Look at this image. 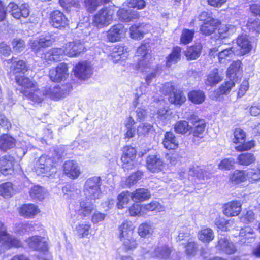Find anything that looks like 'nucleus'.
I'll use <instances>...</instances> for the list:
<instances>
[{
  "instance_id": "obj_54",
  "label": "nucleus",
  "mask_w": 260,
  "mask_h": 260,
  "mask_svg": "<svg viewBox=\"0 0 260 260\" xmlns=\"http://www.w3.org/2000/svg\"><path fill=\"white\" fill-rule=\"evenodd\" d=\"M218 53V58L220 62L222 61V59H226L229 57H231L233 54H235V50L233 47L224 48L223 46L221 47Z\"/></svg>"
},
{
  "instance_id": "obj_43",
  "label": "nucleus",
  "mask_w": 260,
  "mask_h": 260,
  "mask_svg": "<svg viewBox=\"0 0 260 260\" xmlns=\"http://www.w3.org/2000/svg\"><path fill=\"white\" fill-rule=\"evenodd\" d=\"M191 129L192 126L185 120L179 121L174 125V130L178 134H186L190 133Z\"/></svg>"
},
{
  "instance_id": "obj_28",
  "label": "nucleus",
  "mask_w": 260,
  "mask_h": 260,
  "mask_svg": "<svg viewBox=\"0 0 260 260\" xmlns=\"http://www.w3.org/2000/svg\"><path fill=\"white\" fill-rule=\"evenodd\" d=\"M150 198V192L148 189L145 188H139L131 193V198L136 202H143Z\"/></svg>"
},
{
  "instance_id": "obj_57",
  "label": "nucleus",
  "mask_w": 260,
  "mask_h": 260,
  "mask_svg": "<svg viewBox=\"0 0 260 260\" xmlns=\"http://www.w3.org/2000/svg\"><path fill=\"white\" fill-rule=\"evenodd\" d=\"M121 160L123 162L122 167L125 170H129L137 167L135 158L127 157L126 155H122Z\"/></svg>"
},
{
  "instance_id": "obj_61",
  "label": "nucleus",
  "mask_w": 260,
  "mask_h": 260,
  "mask_svg": "<svg viewBox=\"0 0 260 260\" xmlns=\"http://www.w3.org/2000/svg\"><path fill=\"white\" fill-rule=\"evenodd\" d=\"M247 27L251 31L260 32V20L256 18H250L247 23Z\"/></svg>"
},
{
  "instance_id": "obj_7",
  "label": "nucleus",
  "mask_w": 260,
  "mask_h": 260,
  "mask_svg": "<svg viewBox=\"0 0 260 260\" xmlns=\"http://www.w3.org/2000/svg\"><path fill=\"white\" fill-rule=\"evenodd\" d=\"M73 71L75 76L83 80L89 78L93 73L91 65L86 61L79 62L75 66Z\"/></svg>"
},
{
  "instance_id": "obj_25",
  "label": "nucleus",
  "mask_w": 260,
  "mask_h": 260,
  "mask_svg": "<svg viewBox=\"0 0 260 260\" xmlns=\"http://www.w3.org/2000/svg\"><path fill=\"white\" fill-rule=\"evenodd\" d=\"M117 15L120 20L127 22L137 19L139 17V13L131 9H120L117 12Z\"/></svg>"
},
{
  "instance_id": "obj_9",
  "label": "nucleus",
  "mask_w": 260,
  "mask_h": 260,
  "mask_svg": "<svg viewBox=\"0 0 260 260\" xmlns=\"http://www.w3.org/2000/svg\"><path fill=\"white\" fill-rule=\"evenodd\" d=\"M48 238L40 236H34L27 240L28 246L36 250L46 252L48 250Z\"/></svg>"
},
{
  "instance_id": "obj_46",
  "label": "nucleus",
  "mask_w": 260,
  "mask_h": 260,
  "mask_svg": "<svg viewBox=\"0 0 260 260\" xmlns=\"http://www.w3.org/2000/svg\"><path fill=\"white\" fill-rule=\"evenodd\" d=\"M234 86L235 83L232 80L225 82L221 84L219 88L215 91V97L217 98L221 95L228 94Z\"/></svg>"
},
{
  "instance_id": "obj_38",
  "label": "nucleus",
  "mask_w": 260,
  "mask_h": 260,
  "mask_svg": "<svg viewBox=\"0 0 260 260\" xmlns=\"http://www.w3.org/2000/svg\"><path fill=\"white\" fill-rule=\"evenodd\" d=\"M15 146V139L7 135H3L0 137V149L3 151L12 148Z\"/></svg>"
},
{
  "instance_id": "obj_14",
  "label": "nucleus",
  "mask_w": 260,
  "mask_h": 260,
  "mask_svg": "<svg viewBox=\"0 0 260 260\" xmlns=\"http://www.w3.org/2000/svg\"><path fill=\"white\" fill-rule=\"evenodd\" d=\"M125 32V29L122 24L114 25L107 32V39L111 42L119 41L124 37Z\"/></svg>"
},
{
  "instance_id": "obj_63",
  "label": "nucleus",
  "mask_w": 260,
  "mask_h": 260,
  "mask_svg": "<svg viewBox=\"0 0 260 260\" xmlns=\"http://www.w3.org/2000/svg\"><path fill=\"white\" fill-rule=\"evenodd\" d=\"M142 176L141 171H137L129 176L125 181V185L127 187H130L136 184L140 180Z\"/></svg>"
},
{
  "instance_id": "obj_39",
  "label": "nucleus",
  "mask_w": 260,
  "mask_h": 260,
  "mask_svg": "<svg viewBox=\"0 0 260 260\" xmlns=\"http://www.w3.org/2000/svg\"><path fill=\"white\" fill-rule=\"evenodd\" d=\"M192 132L194 137L202 138L205 128V123L203 119H198L193 122Z\"/></svg>"
},
{
  "instance_id": "obj_42",
  "label": "nucleus",
  "mask_w": 260,
  "mask_h": 260,
  "mask_svg": "<svg viewBox=\"0 0 260 260\" xmlns=\"http://www.w3.org/2000/svg\"><path fill=\"white\" fill-rule=\"evenodd\" d=\"M169 100L175 105H180L185 102L186 97L182 91L176 89L173 91V93L170 94Z\"/></svg>"
},
{
  "instance_id": "obj_13",
  "label": "nucleus",
  "mask_w": 260,
  "mask_h": 260,
  "mask_svg": "<svg viewBox=\"0 0 260 260\" xmlns=\"http://www.w3.org/2000/svg\"><path fill=\"white\" fill-rule=\"evenodd\" d=\"M17 83L20 86L19 90L24 96L28 95L31 91H35L37 88L36 82L24 76H21L17 79Z\"/></svg>"
},
{
  "instance_id": "obj_62",
  "label": "nucleus",
  "mask_w": 260,
  "mask_h": 260,
  "mask_svg": "<svg viewBox=\"0 0 260 260\" xmlns=\"http://www.w3.org/2000/svg\"><path fill=\"white\" fill-rule=\"evenodd\" d=\"M246 135L245 132L240 128H236L234 132L233 142L237 144L245 142Z\"/></svg>"
},
{
  "instance_id": "obj_18",
  "label": "nucleus",
  "mask_w": 260,
  "mask_h": 260,
  "mask_svg": "<svg viewBox=\"0 0 260 260\" xmlns=\"http://www.w3.org/2000/svg\"><path fill=\"white\" fill-rule=\"evenodd\" d=\"M93 201L87 199L82 200L79 206H77L76 212L82 217H87L90 215L94 210Z\"/></svg>"
},
{
  "instance_id": "obj_6",
  "label": "nucleus",
  "mask_w": 260,
  "mask_h": 260,
  "mask_svg": "<svg viewBox=\"0 0 260 260\" xmlns=\"http://www.w3.org/2000/svg\"><path fill=\"white\" fill-rule=\"evenodd\" d=\"M148 45L146 44H142L138 47L137 51L139 62L136 68L142 72L147 71L146 69L150 67V55L148 53Z\"/></svg>"
},
{
  "instance_id": "obj_50",
  "label": "nucleus",
  "mask_w": 260,
  "mask_h": 260,
  "mask_svg": "<svg viewBox=\"0 0 260 260\" xmlns=\"http://www.w3.org/2000/svg\"><path fill=\"white\" fill-rule=\"evenodd\" d=\"M154 131L153 126L147 123H142L137 127V134L140 137H145Z\"/></svg>"
},
{
  "instance_id": "obj_26",
  "label": "nucleus",
  "mask_w": 260,
  "mask_h": 260,
  "mask_svg": "<svg viewBox=\"0 0 260 260\" xmlns=\"http://www.w3.org/2000/svg\"><path fill=\"white\" fill-rule=\"evenodd\" d=\"M63 55H65V49L63 48H53L44 54L47 61H58Z\"/></svg>"
},
{
  "instance_id": "obj_47",
  "label": "nucleus",
  "mask_w": 260,
  "mask_h": 260,
  "mask_svg": "<svg viewBox=\"0 0 260 260\" xmlns=\"http://www.w3.org/2000/svg\"><path fill=\"white\" fill-rule=\"evenodd\" d=\"M188 99L196 104L202 103L205 99L204 93L201 90H193L188 93Z\"/></svg>"
},
{
  "instance_id": "obj_45",
  "label": "nucleus",
  "mask_w": 260,
  "mask_h": 260,
  "mask_svg": "<svg viewBox=\"0 0 260 260\" xmlns=\"http://www.w3.org/2000/svg\"><path fill=\"white\" fill-rule=\"evenodd\" d=\"M181 48L179 47H175L172 52L168 57L166 62L167 66L170 67L176 63L180 59Z\"/></svg>"
},
{
  "instance_id": "obj_59",
  "label": "nucleus",
  "mask_w": 260,
  "mask_h": 260,
  "mask_svg": "<svg viewBox=\"0 0 260 260\" xmlns=\"http://www.w3.org/2000/svg\"><path fill=\"white\" fill-rule=\"evenodd\" d=\"M194 31L188 29H184L182 30L180 37V42L184 44H187L191 42L194 36Z\"/></svg>"
},
{
  "instance_id": "obj_64",
  "label": "nucleus",
  "mask_w": 260,
  "mask_h": 260,
  "mask_svg": "<svg viewBox=\"0 0 260 260\" xmlns=\"http://www.w3.org/2000/svg\"><path fill=\"white\" fill-rule=\"evenodd\" d=\"M235 160L233 158H225L218 164V168L222 170H230L233 168Z\"/></svg>"
},
{
  "instance_id": "obj_51",
  "label": "nucleus",
  "mask_w": 260,
  "mask_h": 260,
  "mask_svg": "<svg viewBox=\"0 0 260 260\" xmlns=\"http://www.w3.org/2000/svg\"><path fill=\"white\" fill-rule=\"evenodd\" d=\"M110 0H85L84 3L87 10L90 12H93L98 7L103 3H107Z\"/></svg>"
},
{
  "instance_id": "obj_37",
  "label": "nucleus",
  "mask_w": 260,
  "mask_h": 260,
  "mask_svg": "<svg viewBox=\"0 0 260 260\" xmlns=\"http://www.w3.org/2000/svg\"><path fill=\"white\" fill-rule=\"evenodd\" d=\"M29 15V6L27 4H23L17 8V20H19L22 24L28 22L27 17Z\"/></svg>"
},
{
  "instance_id": "obj_5",
  "label": "nucleus",
  "mask_w": 260,
  "mask_h": 260,
  "mask_svg": "<svg viewBox=\"0 0 260 260\" xmlns=\"http://www.w3.org/2000/svg\"><path fill=\"white\" fill-rule=\"evenodd\" d=\"M35 171L38 175L49 176L55 173L56 169L53 167L51 159L47 158L45 156H41L36 165Z\"/></svg>"
},
{
  "instance_id": "obj_8",
  "label": "nucleus",
  "mask_w": 260,
  "mask_h": 260,
  "mask_svg": "<svg viewBox=\"0 0 260 260\" xmlns=\"http://www.w3.org/2000/svg\"><path fill=\"white\" fill-rule=\"evenodd\" d=\"M68 76V68L65 63L59 64L55 68L51 69L49 72L50 78L54 82L64 81Z\"/></svg>"
},
{
  "instance_id": "obj_60",
  "label": "nucleus",
  "mask_w": 260,
  "mask_h": 260,
  "mask_svg": "<svg viewBox=\"0 0 260 260\" xmlns=\"http://www.w3.org/2000/svg\"><path fill=\"white\" fill-rule=\"evenodd\" d=\"M142 208L148 211H156L160 212L165 210V207L157 202H152L149 204L142 206Z\"/></svg>"
},
{
  "instance_id": "obj_48",
  "label": "nucleus",
  "mask_w": 260,
  "mask_h": 260,
  "mask_svg": "<svg viewBox=\"0 0 260 260\" xmlns=\"http://www.w3.org/2000/svg\"><path fill=\"white\" fill-rule=\"evenodd\" d=\"M241 62L240 61L233 62L229 67L227 71V75L231 79H234L235 76L238 77V74L241 72Z\"/></svg>"
},
{
  "instance_id": "obj_20",
  "label": "nucleus",
  "mask_w": 260,
  "mask_h": 260,
  "mask_svg": "<svg viewBox=\"0 0 260 260\" xmlns=\"http://www.w3.org/2000/svg\"><path fill=\"white\" fill-rule=\"evenodd\" d=\"M40 212L38 206L33 204H24L19 208L20 215L25 218H34Z\"/></svg>"
},
{
  "instance_id": "obj_31",
  "label": "nucleus",
  "mask_w": 260,
  "mask_h": 260,
  "mask_svg": "<svg viewBox=\"0 0 260 260\" xmlns=\"http://www.w3.org/2000/svg\"><path fill=\"white\" fill-rule=\"evenodd\" d=\"M198 239L204 243H209L214 238V234L212 229L203 227L198 233Z\"/></svg>"
},
{
  "instance_id": "obj_21",
  "label": "nucleus",
  "mask_w": 260,
  "mask_h": 260,
  "mask_svg": "<svg viewBox=\"0 0 260 260\" xmlns=\"http://www.w3.org/2000/svg\"><path fill=\"white\" fill-rule=\"evenodd\" d=\"M241 211V204L237 201L228 202L223 206V213L227 216H235Z\"/></svg>"
},
{
  "instance_id": "obj_4",
  "label": "nucleus",
  "mask_w": 260,
  "mask_h": 260,
  "mask_svg": "<svg viewBox=\"0 0 260 260\" xmlns=\"http://www.w3.org/2000/svg\"><path fill=\"white\" fill-rule=\"evenodd\" d=\"M59 89L58 87H55L53 90L49 88L45 92L41 91L38 88L35 89V91H31L30 94L25 96L32 101L40 103L42 102L46 96H49L52 99H57L62 95V93L59 92Z\"/></svg>"
},
{
  "instance_id": "obj_23",
  "label": "nucleus",
  "mask_w": 260,
  "mask_h": 260,
  "mask_svg": "<svg viewBox=\"0 0 260 260\" xmlns=\"http://www.w3.org/2000/svg\"><path fill=\"white\" fill-rule=\"evenodd\" d=\"M217 248L228 254H233L236 251L234 244L226 237H221L219 239Z\"/></svg>"
},
{
  "instance_id": "obj_33",
  "label": "nucleus",
  "mask_w": 260,
  "mask_h": 260,
  "mask_svg": "<svg viewBox=\"0 0 260 260\" xmlns=\"http://www.w3.org/2000/svg\"><path fill=\"white\" fill-rule=\"evenodd\" d=\"M16 5L14 3H10L8 6L6 7L5 10V7L1 1H0V21L4 20L6 12L10 13L11 15L13 16L14 18H16Z\"/></svg>"
},
{
  "instance_id": "obj_2",
  "label": "nucleus",
  "mask_w": 260,
  "mask_h": 260,
  "mask_svg": "<svg viewBox=\"0 0 260 260\" xmlns=\"http://www.w3.org/2000/svg\"><path fill=\"white\" fill-rule=\"evenodd\" d=\"M100 186V177L94 176L88 179L85 182L83 190L85 198L91 201L99 199L101 196Z\"/></svg>"
},
{
  "instance_id": "obj_44",
  "label": "nucleus",
  "mask_w": 260,
  "mask_h": 260,
  "mask_svg": "<svg viewBox=\"0 0 260 260\" xmlns=\"http://www.w3.org/2000/svg\"><path fill=\"white\" fill-rule=\"evenodd\" d=\"M90 228V224L89 222L84 221L79 223L76 226L75 231L80 238H84L89 234Z\"/></svg>"
},
{
  "instance_id": "obj_30",
  "label": "nucleus",
  "mask_w": 260,
  "mask_h": 260,
  "mask_svg": "<svg viewBox=\"0 0 260 260\" xmlns=\"http://www.w3.org/2000/svg\"><path fill=\"white\" fill-rule=\"evenodd\" d=\"M171 252V249L166 245L159 244L155 248L153 254L159 259H167L170 257Z\"/></svg>"
},
{
  "instance_id": "obj_10",
  "label": "nucleus",
  "mask_w": 260,
  "mask_h": 260,
  "mask_svg": "<svg viewBox=\"0 0 260 260\" xmlns=\"http://www.w3.org/2000/svg\"><path fill=\"white\" fill-rule=\"evenodd\" d=\"M64 48L65 55L70 57H75L79 56L85 51V48L84 44L80 40H76L66 43Z\"/></svg>"
},
{
  "instance_id": "obj_15",
  "label": "nucleus",
  "mask_w": 260,
  "mask_h": 260,
  "mask_svg": "<svg viewBox=\"0 0 260 260\" xmlns=\"http://www.w3.org/2000/svg\"><path fill=\"white\" fill-rule=\"evenodd\" d=\"M238 48L235 50V54L243 55L251 49V45L248 37L245 35L239 36L236 41Z\"/></svg>"
},
{
  "instance_id": "obj_49",
  "label": "nucleus",
  "mask_w": 260,
  "mask_h": 260,
  "mask_svg": "<svg viewBox=\"0 0 260 260\" xmlns=\"http://www.w3.org/2000/svg\"><path fill=\"white\" fill-rule=\"evenodd\" d=\"M236 30L235 26L232 25L221 24L218 29L219 38L222 39L233 34Z\"/></svg>"
},
{
  "instance_id": "obj_16",
  "label": "nucleus",
  "mask_w": 260,
  "mask_h": 260,
  "mask_svg": "<svg viewBox=\"0 0 260 260\" xmlns=\"http://www.w3.org/2000/svg\"><path fill=\"white\" fill-rule=\"evenodd\" d=\"M63 171L67 176L72 179L78 178L81 174L80 167L74 160H69L64 164Z\"/></svg>"
},
{
  "instance_id": "obj_1",
  "label": "nucleus",
  "mask_w": 260,
  "mask_h": 260,
  "mask_svg": "<svg viewBox=\"0 0 260 260\" xmlns=\"http://www.w3.org/2000/svg\"><path fill=\"white\" fill-rule=\"evenodd\" d=\"M118 235L126 250H133L137 248L138 244L134 238V227L131 222H123L118 227Z\"/></svg>"
},
{
  "instance_id": "obj_22",
  "label": "nucleus",
  "mask_w": 260,
  "mask_h": 260,
  "mask_svg": "<svg viewBox=\"0 0 260 260\" xmlns=\"http://www.w3.org/2000/svg\"><path fill=\"white\" fill-rule=\"evenodd\" d=\"M13 166L12 157L9 156L0 158V172L4 175L11 174L14 172Z\"/></svg>"
},
{
  "instance_id": "obj_24",
  "label": "nucleus",
  "mask_w": 260,
  "mask_h": 260,
  "mask_svg": "<svg viewBox=\"0 0 260 260\" xmlns=\"http://www.w3.org/2000/svg\"><path fill=\"white\" fill-rule=\"evenodd\" d=\"M162 144L164 147L168 150H175L178 147V141L171 132H167L165 134Z\"/></svg>"
},
{
  "instance_id": "obj_36",
  "label": "nucleus",
  "mask_w": 260,
  "mask_h": 260,
  "mask_svg": "<svg viewBox=\"0 0 260 260\" xmlns=\"http://www.w3.org/2000/svg\"><path fill=\"white\" fill-rule=\"evenodd\" d=\"M237 160L240 165L247 166L255 162L256 158L253 153L245 152L239 154Z\"/></svg>"
},
{
  "instance_id": "obj_40",
  "label": "nucleus",
  "mask_w": 260,
  "mask_h": 260,
  "mask_svg": "<svg viewBox=\"0 0 260 260\" xmlns=\"http://www.w3.org/2000/svg\"><path fill=\"white\" fill-rule=\"evenodd\" d=\"M202 48L201 44H197L188 48L185 53L187 59L194 60L198 58L200 55Z\"/></svg>"
},
{
  "instance_id": "obj_41",
  "label": "nucleus",
  "mask_w": 260,
  "mask_h": 260,
  "mask_svg": "<svg viewBox=\"0 0 260 260\" xmlns=\"http://www.w3.org/2000/svg\"><path fill=\"white\" fill-rule=\"evenodd\" d=\"M247 180L251 183L260 180V167L256 166L245 170Z\"/></svg>"
},
{
  "instance_id": "obj_29",
  "label": "nucleus",
  "mask_w": 260,
  "mask_h": 260,
  "mask_svg": "<svg viewBox=\"0 0 260 260\" xmlns=\"http://www.w3.org/2000/svg\"><path fill=\"white\" fill-rule=\"evenodd\" d=\"M247 180L245 170H235L229 175V181L233 184H238Z\"/></svg>"
},
{
  "instance_id": "obj_35",
  "label": "nucleus",
  "mask_w": 260,
  "mask_h": 260,
  "mask_svg": "<svg viewBox=\"0 0 260 260\" xmlns=\"http://www.w3.org/2000/svg\"><path fill=\"white\" fill-rule=\"evenodd\" d=\"M154 231V226L147 222L141 224L138 229V233L142 238H148L151 236Z\"/></svg>"
},
{
  "instance_id": "obj_12",
  "label": "nucleus",
  "mask_w": 260,
  "mask_h": 260,
  "mask_svg": "<svg viewBox=\"0 0 260 260\" xmlns=\"http://www.w3.org/2000/svg\"><path fill=\"white\" fill-rule=\"evenodd\" d=\"M50 22L56 28H63L69 25V20L63 13L59 11H54L50 15Z\"/></svg>"
},
{
  "instance_id": "obj_11",
  "label": "nucleus",
  "mask_w": 260,
  "mask_h": 260,
  "mask_svg": "<svg viewBox=\"0 0 260 260\" xmlns=\"http://www.w3.org/2000/svg\"><path fill=\"white\" fill-rule=\"evenodd\" d=\"M16 245V240L5 230L3 223L0 222V252Z\"/></svg>"
},
{
  "instance_id": "obj_52",
  "label": "nucleus",
  "mask_w": 260,
  "mask_h": 260,
  "mask_svg": "<svg viewBox=\"0 0 260 260\" xmlns=\"http://www.w3.org/2000/svg\"><path fill=\"white\" fill-rule=\"evenodd\" d=\"M45 190L40 186L35 185L32 187L29 191L31 198L41 200L43 199L45 195Z\"/></svg>"
},
{
  "instance_id": "obj_3",
  "label": "nucleus",
  "mask_w": 260,
  "mask_h": 260,
  "mask_svg": "<svg viewBox=\"0 0 260 260\" xmlns=\"http://www.w3.org/2000/svg\"><path fill=\"white\" fill-rule=\"evenodd\" d=\"M114 14V11L111 8L100 10L93 17V25L99 28L108 26L112 21Z\"/></svg>"
},
{
  "instance_id": "obj_17",
  "label": "nucleus",
  "mask_w": 260,
  "mask_h": 260,
  "mask_svg": "<svg viewBox=\"0 0 260 260\" xmlns=\"http://www.w3.org/2000/svg\"><path fill=\"white\" fill-rule=\"evenodd\" d=\"M147 169L152 172H158L162 170L164 162L158 155H151L146 158Z\"/></svg>"
},
{
  "instance_id": "obj_56",
  "label": "nucleus",
  "mask_w": 260,
  "mask_h": 260,
  "mask_svg": "<svg viewBox=\"0 0 260 260\" xmlns=\"http://www.w3.org/2000/svg\"><path fill=\"white\" fill-rule=\"evenodd\" d=\"M185 253L189 257H193L198 250V244L194 241L189 240L185 246Z\"/></svg>"
},
{
  "instance_id": "obj_19",
  "label": "nucleus",
  "mask_w": 260,
  "mask_h": 260,
  "mask_svg": "<svg viewBox=\"0 0 260 260\" xmlns=\"http://www.w3.org/2000/svg\"><path fill=\"white\" fill-rule=\"evenodd\" d=\"M54 41V38L51 36H42L38 39L31 40L30 45L34 51L37 52L41 47L50 46Z\"/></svg>"
},
{
  "instance_id": "obj_58",
  "label": "nucleus",
  "mask_w": 260,
  "mask_h": 260,
  "mask_svg": "<svg viewBox=\"0 0 260 260\" xmlns=\"http://www.w3.org/2000/svg\"><path fill=\"white\" fill-rule=\"evenodd\" d=\"M131 197V193L126 191L121 192L117 198V206L119 209L122 208L129 201V197Z\"/></svg>"
},
{
  "instance_id": "obj_27",
  "label": "nucleus",
  "mask_w": 260,
  "mask_h": 260,
  "mask_svg": "<svg viewBox=\"0 0 260 260\" xmlns=\"http://www.w3.org/2000/svg\"><path fill=\"white\" fill-rule=\"evenodd\" d=\"M222 79V77L218 73V70L214 68L207 75L205 84L213 86L219 83Z\"/></svg>"
},
{
  "instance_id": "obj_32",
  "label": "nucleus",
  "mask_w": 260,
  "mask_h": 260,
  "mask_svg": "<svg viewBox=\"0 0 260 260\" xmlns=\"http://www.w3.org/2000/svg\"><path fill=\"white\" fill-rule=\"evenodd\" d=\"M135 121L132 116L127 117L124 122L126 132L124 135L125 139H130L135 135L136 129L134 127Z\"/></svg>"
},
{
  "instance_id": "obj_55",
  "label": "nucleus",
  "mask_w": 260,
  "mask_h": 260,
  "mask_svg": "<svg viewBox=\"0 0 260 260\" xmlns=\"http://www.w3.org/2000/svg\"><path fill=\"white\" fill-rule=\"evenodd\" d=\"M131 37L135 39H141L143 37L144 31L141 25H134L130 27Z\"/></svg>"
},
{
  "instance_id": "obj_53",
  "label": "nucleus",
  "mask_w": 260,
  "mask_h": 260,
  "mask_svg": "<svg viewBox=\"0 0 260 260\" xmlns=\"http://www.w3.org/2000/svg\"><path fill=\"white\" fill-rule=\"evenodd\" d=\"M13 193L12 184L6 182L0 185V194L5 198H10Z\"/></svg>"
},
{
  "instance_id": "obj_34",
  "label": "nucleus",
  "mask_w": 260,
  "mask_h": 260,
  "mask_svg": "<svg viewBox=\"0 0 260 260\" xmlns=\"http://www.w3.org/2000/svg\"><path fill=\"white\" fill-rule=\"evenodd\" d=\"M218 24V21L213 18H209V20L205 22L201 26V31L205 35H210L215 30Z\"/></svg>"
}]
</instances>
